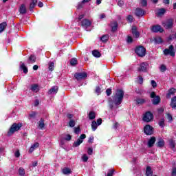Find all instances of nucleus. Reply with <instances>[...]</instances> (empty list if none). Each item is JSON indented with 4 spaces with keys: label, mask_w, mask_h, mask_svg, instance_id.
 <instances>
[{
    "label": "nucleus",
    "mask_w": 176,
    "mask_h": 176,
    "mask_svg": "<svg viewBox=\"0 0 176 176\" xmlns=\"http://www.w3.org/2000/svg\"><path fill=\"white\" fill-rule=\"evenodd\" d=\"M124 97V92L122 89H118L114 96H113V102L115 105H120Z\"/></svg>",
    "instance_id": "f257e3e1"
},
{
    "label": "nucleus",
    "mask_w": 176,
    "mask_h": 176,
    "mask_svg": "<svg viewBox=\"0 0 176 176\" xmlns=\"http://www.w3.org/2000/svg\"><path fill=\"white\" fill-rule=\"evenodd\" d=\"M22 126L23 124L21 123H14L7 133V135L10 137V135H12L13 133H16V131H19Z\"/></svg>",
    "instance_id": "f03ea898"
},
{
    "label": "nucleus",
    "mask_w": 176,
    "mask_h": 176,
    "mask_svg": "<svg viewBox=\"0 0 176 176\" xmlns=\"http://www.w3.org/2000/svg\"><path fill=\"white\" fill-rule=\"evenodd\" d=\"M162 25L166 30H171L174 27V19H168L162 22Z\"/></svg>",
    "instance_id": "7ed1b4c3"
},
{
    "label": "nucleus",
    "mask_w": 176,
    "mask_h": 176,
    "mask_svg": "<svg viewBox=\"0 0 176 176\" xmlns=\"http://www.w3.org/2000/svg\"><path fill=\"white\" fill-rule=\"evenodd\" d=\"M164 54L165 56H171L172 57L175 56V52H174V46L173 45H170L168 49H165L164 50Z\"/></svg>",
    "instance_id": "20e7f679"
},
{
    "label": "nucleus",
    "mask_w": 176,
    "mask_h": 176,
    "mask_svg": "<svg viewBox=\"0 0 176 176\" xmlns=\"http://www.w3.org/2000/svg\"><path fill=\"white\" fill-rule=\"evenodd\" d=\"M146 50H145V47L142 46H139L135 50V53L139 56L140 57H144L145 56Z\"/></svg>",
    "instance_id": "39448f33"
},
{
    "label": "nucleus",
    "mask_w": 176,
    "mask_h": 176,
    "mask_svg": "<svg viewBox=\"0 0 176 176\" xmlns=\"http://www.w3.org/2000/svg\"><path fill=\"white\" fill-rule=\"evenodd\" d=\"M150 97L153 98L152 100V102L154 105H157V104L160 102V97L159 96H156V94L155 92H151Z\"/></svg>",
    "instance_id": "423d86ee"
},
{
    "label": "nucleus",
    "mask_w": 176,
    "mask_h": 176,
    "mask_svg": "<svg viewBox=\"0 0 176 176\" xmlns=\"http://www.w3.org/2000/svg\"><path fill=\"white\" fill-rule=\"evenodd\" d=\"M74 78L77 80H82V79H86V78H87V73L86 72L76 73L74 74Z\"/></svg>",
    "instance_id": "0eeeda50"
},
{
    "label": "nucleus",
    "mask_w": 176,
    "mask_h": 176,
    "mask_svg": "<svg viewBox=\"0 0 176 176\" xmlns=\"http://www.w3.org/2000/svg\"><path fill=\"white\" fill-rule=\"evenodd\" d=\"M152 119H153V114L151 111H147L143 117L144 122H146L147 123H149Z\"/></svg>",
    "instance_id": "6e6552de"
},
{
    "label": "nucleus",
    "mask_w": 176,
    "mask_h": 176,
    "mask_svg": "<svg viewBox=\"0 0 176 176\" xmlns=\"http://www.w3.org/2000/svg\"><path fill=\"white\" fill-rule=\"evenodd\" d=\"M148 65L147 63H142L138 68L139 72H147Z\"/></svg>",
    "instance_id": "1a4fd4ad"
},
{
    "label": "nucleus",
    "mask_w": 176,
    "mask_h": 176,
    "mask_svg": "<svg viewBox=\"0 0 176 176\" xmlns=\"http://www.w3.org/2000/svg\"><path fill=\"white\" fill-rule=\"evenodd\" d=\"M85 138H86V135L85 134H82L80 138L74 143V146H75V148L79 146V145H80V144H82V142H83V140H85Z\"/></svg>",
    "instance_id": "9d476101"
},
{
    "label": "nucleus",
    "mask_w": 176,
    "mask_h": 176,
    "mask_svg": "<svg viewBox=\"0 0 176 176\" xmlns=\"http://www.w3.org/2000/svg\"><path fill=\"white\" fill-rule=\"evenodd\" d=\"M144 130L146 135H152L153 134V127L151 126V125H146Z\"/></svg>",
    "instance_id": "9b49d317"
},
{
    "label": "nucleus",
    "mask_w": 176,
    "mask_h": 176,
    "mask_svg": "<svg viewBox=\"0 0 176 176\" xmlns=\"http://www.w3.org/2000/svg\"><path fill=\"white\" fill-rule=\"evenodd\" d=\"M135 14L138 16V17H142L144 14H145V10L142 8H138L135 10Z\"/></svg>",
    "instance_id": "f8f14e48"
},
{
    "label": "nucleus",
    "mask_w": 176,
    "mask_h": 176,
    "mask_svg": "<svg viewBox=\"0 0 176 176\" xmlns=\"http://www.w3.org/2000/svg\"><path fill=\"white\" fill-rule=\"evenodd\" d=\"M151 31L152 32H163L164 30L163 29V28H162V26L157 25L153 26V28H151Z\"/></svg>",
    "instance_id": "ddd939ff"
},
{
    "label": "nucleus",
    "mask_w": 176,
    "mask_h": 176,
    "mask_svg": "<svg viewBox=\"0 0 176 176\" xmlns=\"http://www.w3.org/2000/svg\"><path fill=\"white\" fill-rule=\"evenodd\" d=\"M132 34L134 36V38H140V32L137 31V27L133 26L132 30H131Z\"/></svg>",
    "instance_id": "4468645a"
},
{
    "label": "nucleus",
    "mask_w": 176,
    "mask_h": 176,
    "mask_svg": "<svg viewBox=\"0 0 176 176\" xmlns=\"http://www.w3.org/2000/svg\"><path fill=\"white\" fill-rule=\"evenodd\" d=\"M175 88H170L168 91V94H166V98H171V96H174V94H175Z\"/></svg>",
    "instance_id": "2eb2a0df"
},
{
    "label": "nucleus",
    "mask_w": 176,
    "mask_h": 176,
    "mask_svg": "<svg viewBox=\"0 0 176 176\" xmlns=\"http://www.w3.org/2000/svg\"><path fill=\"white\" fill-rule=\"evenodd\" d=\"M155 142H156V138L151 137L148 142V148H152V146H153V145L155 144Z\"/></svg>",
    "instance_id": "dca6fc26"
},
{
    "label": "nucleus",
    "mask_w": 176,
    "mask_h": 176,
    "mask_svg": "<svg viewBox=\"0 0 176 176\" xmlns=\"http://www.w3.org/2000/svg\"><path fill=\"white\" fill-rule=\"evenodd\" d=\"M57 91H58V87L54 86L49 90L48 94H56Z\"/></svg>",
    "instance_id": "f3484780"
},
{
    "label": "nucleus",
    "mask_w": 176,
    "mask_h": 176,
    "mask_svg": "<svg viewBox=\"0 0 176 176\" xmlns=\"http://www.w3.org/2000/svg\"><path fill=\"white\" fill-rule=\"evenodd\" d=\"M91 25V23L88 19H84L81 22L82 27H86V28L90 27Z\"/></svg>",
    "instance_id": "a211bd4d"
},
{
    "label": "nucleus",
    "mask_w": 176,
    "mask_h": 176,
    "mask_svg": "<svg viewBox=\"0 0 176 176\" xmlns=\"http://www.w3.org/2000/svg\"><path fill=\"white\" fill-rule=\"evenodd\" d=\"M146 176H153V170L151 166H147L146 168Z\"/></svg>",
    "instance_id": "6ab92c4d"
},
{
    "label": "nucleus",
    "mask_w": 176,
    "mask_h": 176,
    "mask_svg": "<svg viewBox=\"0 0 176 176\" xmlns=\"http://www.w3.org/2000/svg\"><path fill=\"white\" fill-rule=\"evenodd\" d=\"M36 148H39V143H38V142H36L33 145L31 146V147L29 150V153H32V152H34V151H35V149H36Z\"/></svg>",
    "instance_id": "aec40b11"
},
{
    "label": "nucleus",
    "mask_w": 176,
    "mask_h": 176,
    "mask_svg": "<svg viewBox=\"0 0 176 176\" xmlns=\"http://www.w3.org/2000/svg\"><path fill=\"white\" fill-rule=\"evenodd\" d=\"M36 3H38V0H32L29 7V10H30V12H32V9L36 6Z\"/></svg>",
    "instance_id": "412c9836"
},
{
    "label": "nucleus",
    "mask_w": 176,
    "mask_h": 176,
    "mask_svg": "<svg viewBox=\"0 0 176 176\" xmlns=\"http://www.w3.org/2000/svg\"><path fill=\"white\" fill-rule=\"evenodd\" d=\"M30 89L34 93H38V91H39V86H38L37 84H33L31 85Z\"/></svg>",
    "instance_id": "4be33fe9"
},
{
    "label": "nucleus",
    "mask_w": 176,
    "mask_h": 176,
    "mask_svg": "<svg viewBox=\"0 0 176 176\" xmlns=\"http://www.w3.org/2000/svg\"><path fill=\"white\" fill-rule=\"evenodd\" d=\"M19 12L21 14H25L27 13V8H25V5L22 4L19 8Z\"/></svg>",
    "instance_id": "5701e85b"
},
{
    "label": "nucleus",
    "mask_w": 176,
    "mask_h": 176,
    "mask_svg": "<svg viewBox=\"0 0 176 176\" xmlns=\"http://www.w3.org/2000/svg\"><path fill=\"white\" fill-rule=\"evenodd\" d=\"M170 107L173 109H176V96L171 98Z\"/></svg>",
    "instance_id": "b1692460"
},
{
    "label": "nucleus",
    "mask_w": 176,
    "mask_h": 176,
    "mask_svg": "<svg viewBox=\"0 0 176 176\" xmlns=\"http://www.w3.org/2000/svg\"><path fill=\"white\" fill-rule=\"evenodd\" d=\"M44 127H45V120H43V118H41L40 121L38 122V129H40V130H43Z\"/></svg>",
    "instance_id": "393cba45"
},
{
    "label": "nucleus",
    "mask_w": 176,
    "mask_h": 176,
    "mask_svg": "<svg viewBox=\"0 0 176 176\" xmlns=\"http://www.w3.org/2000/svg\"><path fill=\"white\" fill-rule=\"evenodd\" d=\"M118 30V22L113 21L111 23V31L115 32Z\"/></svg>",
    "instance_id": "a878e982"
},
{
    "label": "nucleus",
    "mask_w": 176,
    "mask_h": 176,
    "mask_svg": "<svg viewBox=\"0 0 176 176\" xmlns=\"http://www.w3.org/2000/svg\"><path fill=\"white\" fill-rule=\"evenodd\" d=\"M62 173L65 175H68L71 174V173H72V171L71 170V169L69 168H64L62 170Z\"/></svg>",
    "instance_id": "bb28decb"
},
{
    "label": "nucleus",
    "mask_w": 176,
    "mask_h": 176,
    "mask_svg": "<svg viewBox=\"0 0 176 176\" xmlns=\"http://www.w3.org/2000/svg\"><path fill=\"white\" fill-rule=\"evenodd\" d=\"M35 61H36V58L35 57V56L31 55L29 57V60H28V64H32V63H35Z\"/></svg>",
    "instance_id": "cd10ccee"
},
{
    "label": "nucleus",
    "mask_w": 176,
    "mask_h": 176,
    "mask_svg": "<svg viewBox=\"0 0 176 176\" xmlns=\"http://www.w3.org/2000/svg\"><path fill=\"white\" fill-rule=\"evenodd\" d=\"M20 68L23 69L24 74H27L28 72V69L23 62H21Z\"/></svg>",
    "instance_id": "c85d7f7f"
},
{
    "label": "nucleus",
    "mask_w": 176,
    "mask_h": 176,
    "mask_svg": "<svg viewBox=\"0 0 176 176\" xmlns=\"http://www.w3.org/2000/svg\"><path fill=\"white\" fill-rule=\"evenodd\" d=\"M7 25L8 23H6V22H3L0 24V33L3 32V31H5V28H6Z\"/></svg>",
    "instance_id": "c756f323"
},
{
    "label": "nucleus",
    "mask_w": 176,
    "mask_h": 176,
    "mask_svg": "<svg viewBox=\"0 0 176 176\" xmlns=\"http://www.w3.org/2000/svg\"><path fill=\"white\" fill-rule=\"evenodd\" d=\"M156 145L158 148H162V146H164V140L160 139Z\"/></svg>",
    "instance_id": "7c9ffc66"
},
{
    "label": "nucleus",
    "mask_w": 176,
    "mask_h": 176,
    "mask_svg": "<svg viewBox=\"0 0 176 176\" xmlns=\"http://www.w3.org/2000/svg\"><path fill=\"white\" fill-rule=\"evenodd\" d=\"M92 54H93L94 57H96L97 58L101 57V53H100V52H98L97 50H94L92 52Z\"/></svg>",
    "instance_id": "2f4dec72"
},
{
    "label": "nucleus",
    "mask_w": 176,
    "mask_h": 176,
    "mask_svg": "<svg viewBox=\"0 0 176 176\" xmlns=\"http://www.w3.org/2000/svg\"><path fill=\"white\" fill-rule=\"evenodd\" d=\"M164 13H166V9L160 8L158 10L157 14V16H163V14H164Z\"/></svg>",
    "instance_id": "473e14b6"
},
{
    "label": "nucleus",
    "mask_w": 176,
    "mask_h": 176,
    "mask_svg": "<svg viewBox=\"0 0 176 176\" xmlns=\"http://www.w3.org/2000/svg\"><path fill=\"white\" fill-rule=\"evenodd\" d=\"M97 127H98L97 122L96 121H93L91 123V129L93 131H96V130H97Z\"/></svg>",
    "instance_id": "72a5a7b5"
},
{
    "label": "nucleus",
    "mask_w": 176,
    "mask_h": 176,
    "mask_svg": "<svg viewBox=\"0 0 176 176\" xmlns=\"http://www.w3.org/2000/svg\"><path fill=\"white\" fill-rule=\"evenodd\" d=\"M89 118L90 120H93V119H96V113H94V111L89 112Z\"/></svg>",
    "instance_id": "f704fd0d"
},
{
    "label": "nucleus",
    "mask_w": 176,
    "mask_h": 176,
    "mask_svg": "<svg viewBox=\"0 0 176 176\" xmlns=\"http://www.w3.org/2000/svg\"><path fill=\"white\" fill-rule=\"evenodd\" d=\"M70 64L72 66L76 65V64H78V60L76 59V58H72V60H70Z\"/></svg>",
    "instance_id": "c9c22d12"
},
{
    "label": "nucleus",
    "mask_w": 176,
    "mask_h": 176,
    "mask_svg": "<svg viewBox=\"0 0 176 176\" xmlns=\"http://www.w3.org/2000/svg\"><path fill=\"white\" fill-rule=\"evenodd\" d=\"M19 174L21 176H24L25 174V171L23 167L19 168Z\"/></svg>",
    "instance_id": "e433bc0d"
},
{
    "label": "nucleus",
    "mask_w": 176,
    "mask_h": 176,
    "mask_svg": "<svg viewBox=\"0 0 176 176\" xmlns=\"http://www.w3.org/2000/svg\"><path fill=\"white\" fill-rule=\"evenodd\" d=\"M136 102H137V104H140V105L142 104H145V99L137 98Z\"/></svg>",
    "instance_id": "4c0bfd02"
},
{
    "label": "nucleus",
    "mask_w": 176,
    "mask_h": 176,
    "mask_svg": "<svg viewBox=\"0 0 176 176\" xmlns=\"http://www.w3.org/2000/svg\"><path fill=\"white\" fill-rule=\"evenodd\" d=\"M109 39V36L108 34H105L101 37L102 42H107Z\"/></svg>",
    "instance_id": "58836bf2"
},
{
    "label": "nucleus",
    "mask_w": 176,
    "mask_h": 176,
    "mask_svg": "<svg viewBox=\"0 0 176 176\" xmlns=\"http://www.w3.org/2000/svg\"><path fill=\"white\" fill-rule=\"evenodd\" d=\"M140 5L141 6L145 7L148 6V1L147 0H140Z\"/></svg>",
    "instance_id": "ea45409f"
},
{
    "label": "nucleus",
    "mask_w": 176,
    "mask_h": 176,
    "mask_svg": "<svg viewBox=\"0 0 176 176\" xmlns=\"http://www.w3.org/2000/svg\"><path fill=\"white\" fill-rule=\"evenodd\" d=\"M53 69H54V63L50 62L49 63V70L52 72Z\"/></svg>",
    "instance_id": "a19ab883"
},
{
    "label": "nucleus",
    "mask_w": 176,
    "mask_h": 176,
    "mask_svg": "<svg viewBox=\"0 0 176 176\" xmlns=\"http://www.w3.org/2000/svg\"><path fill=\"white\" fill-rule=\"evenodd\" d=\"M155 42L157 43V44L162 43L163 40L160 37H157L155 38Z\"/></svg>",
    "instance_id": "79ce46f5"
},
{
    "label": "nucleus",
    "mask_w": 176,
    "mask_h": 176,
    "mask_svg": "<svg viewBox=\"0 0 176 176\" xmlns=\"http://www.w3.org/2000/svg\"><path fill=\"white\" fill-rule=\"evenodd\" d=\"M118 6H120V8H123V6H124V1L119 0L118 2Z\"/></svg>",
    "instance_id": "37998d69"
},
{
    "label": "nucleus",
    "mask_w": 176,
    "mask_h": 176,
    "mask_svg": "<svg viewBox=\"0 0 176 176\" xmlns=\"http://www.w3.org/2000/svg\"><path fill=\"white\" fill-rule=\"evenodd\" d=\"M82 162H87V160H89V157H87V155L86 154H84L82 157Z\"/></svg>",
    "instance_id": "c03bdc74"
},
{
    "label": "nucleus",
    "mask_w": 176,
    "mask_h": 176,
    "mask_svg": "<svg viewBox=\"0 0 176 176\" xmlns=\"http://www.w3.org/2000/svg\"><path fill=\"white\" fill-rule=\"evenodd\" d=\"M169 144H170V146L172 148L175 147V142H174V140H169Z\"/></svg>",
    "instance_id": "a18cd8bd"
},
{
    "label": "nucleus",
    "mask_w": 176,
    "mask_h": 176,
    "mask_svg": "<svg viewBox=\"0 0 176 176\" xmlns=\"http://www.w3.org/2000/svg\"><path fill=\"white\" fill-rule=\"evenodd\" d=\"M69 125L70 127H74L75 126V121L74 120H71L69 122Z\"/></svg>",
    "instance_id": "49530a36"
},
{
    "label": "nucleus",
    "mask_w": 176,
    "mask_h": 176,
    "mask_svg": "<svg viewBox=\"0 0 176 176\" xmlns=\"http://www.w3.org/2000/svg\"><path fill=\"white\" fill-rule=\"evenodd\" d=\"M109 101V104L110 105V108L112 109L113 108V102H112V98H109L108 99Z\"/></svg>",
    "instance_id": "de8ad7c7"
},
{
    "label": "nucleus",
    "mask_w": 176,
    "mask_h": 176,
    "mask_svg": "<svg viewBox=\"0 0 176 176\" xmlns=\"http://www.w3.org/2000/svg\"><path fill=\"white\" fill-rule=\"evenodd\" d=\"M167 119H168V122H173V116H171V114H170V113H168Z\"/></svg>",
    "instance_id": "09e8293b"
},
{
    "label": "nucleus",
    "mask_w": 176,
    "mask_h": 176,
    "mask_svg": "<svg viewBox=\"0 0 176 176\" xmlns=\"http://www.w3.org/2000/svg\"><path fill=\"white\" fill-rule=\"evenodd\" d=\"M126 42H127L128 43H133V38H131V36H127Z\"/></svg>",
    "instance_id": "8fccbe9b"
},
{
    "label": "nucleus",
    "mask_w": 176,
    "mask_h": 176,
    "mask_svg": "<svg viewBox=\"0 0 176 176\" xmlns=\"http://www.w3.org/2000/svg\"><path fill=\"white\" fill-rule=\"evenodd\" d=\"M75 134H79L80 133V128L78 126L77 128H74Z\"/></svg>",
    "instance_id": "3c124183"
},
{
    "label": "nucleus",
    "mask_w": 176,
    "mask_h": 176,
    "mask_svg": "<svg viewBox=\"0 0 176 176\" xmlns=\"http://www.w3.org/2000/svg\"><path fill=\"white\" fill-rule=\"evenodd\" d=\"M72 136L69 134L66 135V137L64 138L65 141H71Z\"/></svg>",
    "instance_id": "603ef678"
},
{
    "label": "nucleus",
    "mask_w": 176,
    "mask_h": 176,
    "mask_svg": "<svg viewBox=\"0 0 176 176\" xmlns=\"http://www.w3.org/2000/svg\"><path fill=\"white\" fill-rule=\"evenodd\" d=\"M159 124H160V127H163L164 126V118L161 119V120L159 122Z\"/></svg>",
    "instance_id": "864d4df0"
},
{
    "label": "nucleus",
    "mask_w": 176,
    "mask_h": 176,
    "mask_svg": "<svg viewBox=\"0 0 176 176\" xmlns=\"http://www.w3.org/2000/svg\"><path fill=\"white\" fill-rule=\"evenodd\" d=\"M160 69H161L162 72H164V71H166V69H167V67H166V65H162L160 67Z\"/></svg>",
    "instance_id": "5fc2aeb1"
},
{
    "label": "nucleus",
    "mask_w": 176,
    "mask_h": 176,
    "mask_svg": "<svg viewBox=\"0 0 176 176\" xmlns=\"http://www.w3.org/2000/svg\"><path fill=\"white\" fill-rule=\"evenodd\" d=\"M127 20L128 21H129V23H133V16L129 15L127 16Z\"/></svg>",
    "instance_id": "6e6d98bb"
},
{
    "label": "nucleus",
    "mask_w": 176,
    "mask_h": 176,
    "mask_svg": "<svg viewBox=\"0 0 176 176\" xmlns=\"http://www.w3.org/2000/svg\"><path fill=\"white\" fill-rule=\"evenodd\" d=\"M107 95L109 96L111 94H112V89H107L106 90Z\"/></svg>",
    "instance_id": "4d7b16f0"
},
{
    "label": "nucleus",
    "mask_w": 176,
    "mask_h": 176,
    "mask_svg": "<svg viewBox=\"0 0 176 176\" xmlns=\"http://www.w3.org/2000/svg\"><path fill=\"white\" fill-rule=\"evenodd\" d=\"M96 93H97L98 96L101 93V88L100 87H96Z\"/></svg>",
    "instance_id": "13d9d810"
},
{
    "label": "nucleus",
    "mask_w": 176,
    "mask_h": 176,
    "mask_svg": "<svg viewBox=\"0 0 176 176\" xmlns=\"http://www.w3.org/2000/svg\"><path fill=\"white\" fill-rule=\"evenodd\" d=\"M114 172H115L114 170H110L109 171V173H107V176H113Z\"/></svg>",
    "instance_id": "bf43d9fd"
},
{
    "label": "nucleus",
    "mask_w": 176,
    "mask_h": 176,
    "mask_svg": "<svg viewBox=\"0 0 176 176\" xmlns=\"http://www.w3.org/2000/svg\"><path fill=\"white\" fill-rule=\"evenodd\" d=\"M15 157H20V151L17 150L14 153Z\"/></svg>",
    "instance_id": "052dcab7"
},
{
    "label": "nucleus",
    "mask_w": 176,
    "mask_h": 176,
    "mask_svg": "<svg viewBox=\"0 0 176 176\" xmlns=\"http://www.w3.org/2000/svg\"><path fill=\"white\" fill-rule=\"evenodd\" d=\"M151 86H153V87H156V86H157V84L156 83V81L155 80H151Z\"/></svg>",
    "instance_id": "680f3d73"
},
{
    "label": "nucleus",
    "mask_w": 176,
    "mask_h": 176,
    "mask_svg": "<svg viewBox=\"0 0 176 176\" xmlns=\"http://www.w3.org/2000/svg\"><path fill=\"white\" fill-rule=\"evenodd\" d=\"M83 3H83V1H82L80 3H78V7H77L78 9H82V8H83Z\"/></svg>",
    "instance_id": "e2e57ef3"
},
{
    "label": "nucleus",
    "mask_w": 176,
    "mask_h": 176,
    "mask_svg": "<svg viewBox=\"0 0 176 176\" xmlns=\"http://www.w3.org/2000/svg\"><path fill=\"white\" fill-rule=\"evenodd\" d=\"M88 155H92L93 154V148H89L87 151Z\"/></svg>",
    "instance_id": "0e129e2a"
},
{
    "label": "nucleus",
    "mask_w": 176,
    "mask_h": 176,
    "mask_svg": "<svg viewBox=\"0 0 176 176\" xmlns=\"http://www.w3.org/2000/svg\"><path fill=\"white\" fill-rule=\"evenodd\" d=\"M29 116H30V118H35V116H36V113L32 112V113H30V114L29 115Z\"/></svg>",
    "instance_id": "69168bd1"
},
{
    "label": "nucleus",
    "mask_w": 176,
    "mask_h": 176,
    "mask_svg": "<svg viewBox=\"0 0 176 176\" xmlns=\"http://www.w3.org/2000/svg\"><path fill=\"white\" fill-rule=\"evenodd\" d=\"M172 176H176V168L172 170Z\"/></svg>",
    "instance_id": "338daca9"
},
{
    "label": "nucleus",
    "mask_w": 176,
    "mask_h": 176,
    "mask_svg": "<svg viewBox=\"0 0 176 176\" xmlns=\"http://www.w3.org/2000/svg\"><path fill=\"white\" fill-rule=\"evenodd\" d=\"M98 126L101 125V123H102V120L99 118L97 120Z\"/></svg>",
    "instance_id": "774afa93"
}]
</instances>
